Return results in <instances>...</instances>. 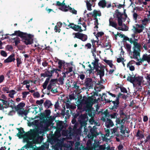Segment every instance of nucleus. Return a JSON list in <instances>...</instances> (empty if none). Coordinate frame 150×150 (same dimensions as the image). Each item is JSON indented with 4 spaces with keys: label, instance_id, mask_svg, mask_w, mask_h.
<instances>
[{
    "label": "nucleus",
    "instance_id": "412c9836",
    "mask_svg": "<svg viewBox=\"0 0 150 150\" xmlns=\"http://www.w3.org/2000/svg\"><path fill=\"white\" fill-rule=\"evenodd\" d=\"M44 106L47 109L49 108L50 106L52 105L51 101L47 100L44 103Z\"/></svg>",
    "mask_w": 150,
    "mask_h": 150
},
{
    "label": "nucleus",
    "instance_id": "c03bdc74",
    "mask_svg": "<svg viewBox=\"0 0 150 150\" xmlns=\"http://www.w3.org/2000/svg\"><path fill=\"white\" fill-rule=\"evenodd\" d=\"M122 18H119L117 19L118 25L119 26H121L122 25L123 21L122 20Z\"/></svg>",
    "mask_w": 150,
    "mask_h": 150
},
{
    "label": "nucleus",
    "instance_id": "20e7f679",
    "mask_svg": "<svg viewBox=\"0 0 150 150\" xmlns=\"http://www.w3.org/2000/svg\"><path fill=\"white\" fill-rule=\"evenodd\" d=\"M143 79V77L141 76L136 77L135 76L133 77L130 74H129V76L127 77V80L133 83L134 87L135 86L136 84L137 86L136 88L137 91H141L142 89V87L141 86V83Z\"/></svg>",
    "mask_w": 150,
    "mask_h": 150
},
{
    "label": "nucleus",
    "instance_id": "37998d69",
    "mask_svg": "<svg viewBox=\"0 0 150 150\" xmlns=\"http://www.w3.org/2000/svg\"><path fill=\"white\" fill-rule=\"evenodd\" d=\"M118 114L117 112H114L112 114H110V117L111 119L112 118H116L117 116L118 115Z\"/></svg>",
    "mask_w": 150,
    "mask_h": 150
},
{
    "label": "nucleus",
    "instance_id": "4468645a",
    "mask_svg": "<svg viewBox=\"0 0 150 150\" xmlns=\"http://www.w3.org/2000/svg\"><path fill=\"white\" fill-rule=\"evenodd\" d=\"M10 40L13 43H15V45L16 47L17 46L18 44L20 43L21 42L20 39L18 37L11 38Z\"/></svg>",
    "mask_w": 150,
    "mask_h": 150
},
{
    "label": "nucleus",
    "instance_id": "393cba45",
    "mask_svg": "<svg viewBox=\"0 0 150 150\" xmlns=\"http://www.w3.org/2000/svg\"><path fill=\"white\" fill-rule=\"evenodd\" d=\"M98 5L99 6L104 8L106 6V2L105 0H102L99 2Z\"/></svg>",
    "mask_w": 150,
    "mask_h": 150
},
{
    "label": "nucleus",
    "instance_id": "0eeeda50",
    "mask_svg": "<svg viewBox=\"0 0 150 150\" xmlns=\"http://www.w3.org/2000/svg\"><path fill=\"white\" fill-rule=\"evenodd\" d=\"M133 40L132 38L130 43L133 44L134 46L133 47V57H131V58H134L138 59L137 56L140 57V52L141 50V46L140 43L138 42V40L137 39H134Z\"/></svg>",
    "mask_w": 150,
    "mask_h": 150
},
{
    "label": "nucleus",
    "instance_id": "13d9d810",
    "mask_svg": "<svg viewBox=\"0 0 150 150\" xmlns=\"http://www.w3.org/2000/svg\"><path fill=\"white\" fill-rule=\"evenodd\" d=\"M45 114L47 117H48L50 115L51 111L50 110L47 109L45 110Z\"/></svg>",
    "mask_w": 150,
    "mask_h": 150
},
{
    "label": "nucleus",
    "instance_id": "4c0bfd02",
    "mask_svg": "<svg viewBox=\"0 0 150 150\" xmlns=\"http://www.w3.org/2000/svg\"><path fill=\"white\" fill-rule=\"evenodd\" d=\"M57 79H52L51 80L50 83L52 86H54L57 82Z\"/></svg>",
    "mask_w": 150,
    "mask_h": 150
},
{
    "label": "nucleus",
    "instance_id": "f8f14e48",
    "mask_svg": "<svg viewBox=\"0 0 150 150\" xmlns=\"http://www.w3.org/2000/svg\"><path fill=\"white\" fill-rule=\"evenodd\" d=\"M64 122L62 121H58L56 122V129L57 130H58L59 132L63 129L64 127Z\"/></svg>",
    "mask_w": 150,
    "mask_h": 150
},
{
    "label": "nucleus",
    "instance_id": "338daca9",
    "mask_svg": "<svg viewBox=\"0 0 150 150\" xmlns=\"http://www.w3.org/2000/svg\"><path fill=\"white\" fill-rule=\"evenodd\" d=\"M115 122L116 125H117L118 124H120L121 123V119L120 118H117Z\"/></svg>",
    "mask_w": 150,
    "mask_h": 150
},
{
    "label": "nucleus",
    "instance_id": "ea45409f",
    "mask_svg": "<svg viewBox=\"0 0 150 150\" xmlns=\"http://www.w3.org/2000/svg\"><path fill=\"white\" fill-rule=\"evenodd\" d=\"M68 9L69 11L71 12L72 13H73L76 14H77V11L74 9V8H71L69 6H68Z\"/></svg>",
    "mask_w": 150,
    "mask_h": 150
},
{
    "label": "nucleus",
    "instance_id": "c85d7f7f",
    "mask_svg": "<svg viewBox=\"0 0 150 150\" xmlns=\"http://www.w3.org/2000/svg\"><path fill=\"white\" fill-rule=\"evenodd\" d=\"M50 78H47L46 79L44 83L42 85V87L44 89H45L46 88L47 86L49 81H50Z\"/></svg>",
    "mask_w": 150,
    "mask_h": 150
},
{
    "label": "nucleus",
    "instance_id": "09e8293b",
    "mask_svg": "<svg viewBox=\"0 0 150 150\" xmlns=\"http://www.w3.org/2000/svg\"><path fill=\"white\" fill-rule=\"evenodd\" d=\"M2 90L3 91L6 92L7 93H8L9 92V88L8 86L3 87Z\"/></svg>",
    "mask_w": 150,
    "mask_h": 150
},
{
    "label": "nucleus",
    "instance_id": "b1692460",
    "mask_svg": "<svg viewBox=\"0 0 150 150\" xmlns=\"http://www.w3.org/2000/svg\"><path fill=\"white\" fill-rule=\"evenodd\" d=\"M49 71L47 69H45V71L44 73H42L40 74L41 77H43L44 78L47 77L48 78H51L49 74Z\"/></svg>",
    "mask_w": 150,
    "mask_h": 150
},
{
    "label": "nucleus",
    "instance_id": "39448f33",
    "mask_svg": "<svg viewBox=\"0 0 150 150\" xmlns=\"http://www.w3.org/2000/svg\"><path fill=\"white\" fill-rule=\"evenodd\" d=\"M122 94L120 93H119L117 97H116V99L115 101H112L110 100V99H106L105 98V96L107 97L106 94L105 93H103L102 96L101 97V99L103 100H104L105 101V103H110L112 102L113 104V105H110V107L109 108L110 109L114 111H116V109H117L118 107H119V98L120 97L121 95Z\"/></svg>",
    "mask_w": 150,
    "mask_h": 150
},
{
    "label": "nucleus",
    "instance_id": "de8ad7c7",
    "mask_svg": "<svg viewBox=\"0 0 150 150\" xmlns=\"http://www.w3.org/2000/svg\"><path fill=\"white\" fill-rule=\"evenodd\" d=\"M72 69L73 67H72L67 68L66 70L67 71L65 72V73H66V74H67L71 72L72 71Z\"/></svg>",
    "mask_w": 150,
    "mask_h": 150
},
{
    "label": "nucleus",
    "instance_id": "2eb2a0df",
    "mask_svg": "<svg viewBox=\"0 0 150 150\" xmlns=\"http://www.w3.org/2000/svg\"><path fill=\"white\" fill-rule=\"evenodd\" d=\"M142 58L143 62L144 61H146L148 64H150V54H144Z\"/></svg>",
    "mask_w": 150,
    "mask_h": 150
},
{
    "label": "nucleus",
    "instance_id": "bf43d9fd",
    "mask_svg": "<svg viewBox=\"0 0 150 150\" xmlns=\"http://www.w3.org/2000/svg\"><path fill=\"white\" fill-rule=\"evenodd\" d=\"M120 89L121 91L122 92H123L124 93H127V90L126 89L123 87H120Z\"/></svg>",
    "mask_w": 150,
    "mask_h": 150
},
{
    "label": "nucleus",
    "instance_id": "8fccbe9b",
    "mask_svg": "<svg viewBox=\"0 0 150 150\" xmlns=\"http://www.w3.org/2000/svg\"><path fill=\"white\" fill-rule=\"evenodd\" d=\"M0 54L1 56L4 57H6L7 55V53L6 51L3 50L0 51Z\"/></svg>",
    "mask_w": 150,
    "mask_h": 150
},
{
    "label": "nucleus",
    "instance_id": "680f3d73",
    "mask_svg": "<svg viewBox=\"0 0 150 150\" xmlns=\"http://www.w3.org/2000/svg\"><path fill=\"white\" fill-rule=\"evenodd\" d=\"M54 147L60 149L61 148H63V147H62L61 144L59 143H57L55 144L54 146Z\"/></svg>",
    "mask_w": 150,
    "mask_h": 150
},
{
    "label": "nucleus",
    "instance_id": "4be33fe9",
    "mask_svg": "<svg viewBox=\"0 0 150 150\" xmlns=\"http://www.w3.org/2000/svg\"><path fill=\"white\" fill-rule=\"evenodd\" d=\"M25 103H24L21 102L19 103L15 107V110L22 109L24 107Z\"/></svg>",
    "mask_w": 150,
    "mask_h": 150
},
{
    "label": "nucleus",
    "instance_id": "6e6552de",
    "mask_svg": "<svg viewBox=\"0 0 150 150\" xmlns=\"http://www.w3.org/2000/svg\"><path fill=\"white\" fill-rule=\"evenodd\" d=\"M85 85L86 88L88 89H93L94 86L96 83L94 81L92 80V79L91 78H86L85 80Z\"/></svg>",
    "mask_w": 150,
    "mask_h": 150
},
{
    "label": "nucleus",
    "instance_id": "f704fd0d",
    "mask_svg": "<svg viewBox=\"0 0 150 150\" xmlns=\"http://www.w3.org/2000/svg\"><path fill=\"white\" fill-rule=\"evenodd\" d=\"M65 62L64 61L59 59L58 62V68L59 69H62L63 64Z\"/></svg>",
    "mask_w": 150,
    "mask_h": 150
},
{
    "label": "nucleus",
    "instance_id": "58836bf2",
    "mask_svg": "<svg viewBox=\"0 0 150 150\" xmlns=\"http://www.w3.org/2000/svg\"><path fill=\"white\" fill-rule=\"evenodd\" d=\"M125 48L128 52H131V45L128 43H126L125 45Z\"/></svg>",
    "mask_w": 150,
    "mask_h": 150
},
{
    "label": "nucleus",
    "instance_id": "7ed1b4c3",
    "mask_svg": "<svg viewBox=\"0 0 150 150\" xmlns=\"http://www.w3.org/2000/svg\"><path fill=\"white\" fill-rule=\"evenodd\" d=\"M93 104V99L90 96L86 98L84 103V109L88 112L89 116L91 118H93L95 114V110H93V108H92Z\"/></svg>",
    "mask_w": 150,
    "mask_h": 150
},
{
    "label": "nucleus",
    "instance_id": "0e129e2a",
    "mask_svg": "<svg viewBox=\"0 0 150 150\" xmlns=\"http://www.w3.org/2000/svg\"><path fill=\"white\" fill-rule=\"evenodd\" d=\"M33 95L34 97H36L37 98H38L40 97V94L38 92L34 93Z\"/></svg>",
    "mask_w": 150,
    "mask_h": 150
},
{
    "label": "nucleus",
    "instance_id": "f257e3e1",
    "mask_svg": "<svg viewBox=\"0 0 150 150\" xmlns=\"http://www.w3.org/2000/svg\"><path fill=\"white\" fill-rule=\"evenodd\" d=\"M68 26L69 27V28H71L76 31L78 32L77 33H73V35L75 36L74 38H77L85 42L86 41L88 38V37L87 35L85 34L81 33L83 31V30L81 29V27L80 25H76L74 24V23H69V24L68 25Z\"/></svg>",
    "mask_w": 150,
    "mask_h": 150
},
{
    "label": "nucleus",
    "instance_id": "e2e57ef3",
    "mask_svg": "<svg viewBox=\"0 0 150 150\" xmlns=\"http://www.w3.org/2000/svg\"><path fill=\"white\" fill-rule=\"evenodd\" d=\"M54 30L56 32H58L60 33L61 31V29H60V28L58 27L57 25H55L54 27Z\"/></svg>",
    "mask_w": 150,
    "mask_h": 150
},
{
    "label": "nucleus",
    "instance_id": "f3484780",
    "mask_svg": "<svg viewBox=\"0 0 150 150\" xmlns=\"http://www.w3.org/2000/svg\"><path fill=\"white\" fill-rule=\"evenodd\" d=\"M135 136L138 137V139L141 140L142 139L144 138V136L142 131L138 130Z\"/></svg>",
    "mask_w": 150,
    "mask_h": 150
},
{
    "label": "nucleus",
    "instance_id": "c9c22d12",
    "mask_svg": "<svg viewBox=\"0 0 150 150\" xmlns=\"http://www.w3.org/2000/svg\"><path fill=\"white\" fill-rule=\"evenodd\" d=\"M66 105L67 109L69 108V109H74L76 108L75 106L70 105L69 103H66Z\"/></svg>",
    "mask_w": 150,
    "mask_h": 150
},
{
    "label": "nucleus",
    "instance_id": "5fc2aeb1",
    "mask_svg": "<svg viewBox=\"0 0 150 150\" xmlns=\"http://www.w3.org/2000/svg\"><path fill=\"white\" fill-rule=\"evenodd\" d=\"M71 122L72 124H75L74 128H75L76 127L77 123L76 122V119L73 118L71 121Z\"/></svg>",
    "mask_w": 150,
    "mask_h": 150
},
{
    "label": "nucleus",
    "instance_id": "dca6fc26",
    "mask_svg": "<svg viewBox=\"0 0 150 150\" xmlns=\"http://www.w3.org/2000/svg\"><path fill=\"white\" fill-rule=\"evenodd\" d=\"M16 110L18 114L19 115H21L22 116L23 115L26 116V117H24V119H26V115L28 114L27 111L26 110Z\"/></svg>",
    "mask_w": 150,
    "mask_h": 150
},
{
    "label": "nucleus",
    "instance_id": "2f4dec72",
    "mask_svg": "<svg viewBox=\"0 0 150 150\" xmlns=\"http://www.w3.org/2000/svg\"><path fill=\"white\" fill-rule=\"evenodd\" d=\"M92 4L90 3L89 1H86V5L87 9L88 10L91 11L92 9L91 8V6Z\"/></svg>",
    "mask_w": 150,
    "mask_h": 150
},
{
    "label": "nucleus",
    "instance_id": "9d476101",
    "mask_svg": "<svg viewBox=\"0 0 150 150\" xmlns=\"http://www.w3.org/2000/svg\"><path fill=\"white\" fill-rule=\"evenodd\" d=\"M101 113V115H104L105 116L102 117L100 118V120L103 121H105L106 118H109L110 114V112L107 109L104 112L102 111H100L98 112V114Z\"/></svg>",
    "mask_w": 150,
    "mask_h": 150
},
{
    "label": "nucleus",
    "instance_id": "9b49d317",
    "mask_svg": "<svg viewBox=\"0 0 150 150\" xmlns=\"http://www.w3.org/2000/svg\"><path fill=\"white\" fill-rule=\"evenodd\" d=\"M105 122V126L107 128H110V127L113 126L114 125L112 121L108 118L105 119V121H103Z\"/></svg>",
    "mask_w": 150,
    "mask_h": 150
},
{
    "label": "nucleus",
    "instance_id": "423d86ee",
    "mask_svg": "<svg viewBox=\"0 0 150 150\" xmlns=\"http://www.w3.org/2000/svg\"><path fill=\"white\" fill-rule=\"evenodd\" d=\"M99 59H96L93 60L91 63V64L94 66L95 69V74L97 75H99L100 79H102V77L105 75V67L103 65L99 66L98 62Z\"/></svg>",
    "mask_w": 150,
    "mask_h": 150
},
{
    "label": "nucleus",
    "instance_id": "f03ea898",
    "mask_svg": "<svg viewBox=\"0 0 150 150\" xmlns=\"http://www.w3.org/2000/svg\"><path fill=\"white\" fill-rule=\"evenodd\" d=\"M7 35H10L11 36L16 35L20 37L21 38V41L27 45H31L33 42V35L19 30L15 31L14 33L11 34H7Z\"/></svg>",
    "mask_w": 150,
    "mask_h": 150
},
{
    "label": "nucleus",
    "instance_id": "aec40b11",
    "mask_svg": "<svg viewBox=\"0 0 150 150\" xmlns=\"http://www.w3.org/2000/svg\"><path fill=\"white\" fill-rule=\"evenodd\" d=\"M113 18H110L109 19V25L115 28H116V26H117V24L115 22L112 21Z\"/></svg>",
    "mask_w": 150,
    "mask_h": 150
},
{
    "label": "nucleus",
    "instance_id": "e433bc0d",
    "mask_svg": "<svg viewBox=\"0 0 150 150\" xmlns=\"http://www.w3.org/2000/svg\"><path fill=\"white\" fill-rule=\"evenodd\" d=\"M95 69H94V66L93 67V69H86V72H87L88 71V73L89 74H95V71H94Z\"/></svg>",
    "mask_w": 150,
    "mask_h": 150
},
{
    "label": "nucleus",
    "instance_id": "bb28decb",
    "mask_svg": "<svg viewBox=\"0 0 150 150\" xmlns=\"http://www.w3.org/2000/svg\"><path fill=\"white\" fill-rule=\"evenodd\" d=\"M103 61L108 65L110 68H112L113 65L112 63V60H107L105 59H103Z\"/></svg>",
    "mask_w": 150,
    "mask_h": 150
},
{
    "label": "nucleus",
    "instance_id": "cd10ccee",
    "mask_svg": "<svg viewBox=\"0 0 150 150\" xmlns=\"http://www.w3.org/2000/svg\"><path fill=\"white\" fill-rule=\"evenodd\" d=\"M9 102L10 103L9 107L12 108V109H13V108L15 109V107L16 106L15 105L14 101L12 100H9Z\"/></svg>",
    "mask_w": 150,
    "mask_h": 150
},
{
    "label": "nucleus",
    "instance_id": "79ce46f5",
    "mask_svg": "<svg viewBox=\"0 0 150 150\" xmlns=\"http://www.w3.org/2000/svg\"><path fill=\"white\" fill-rule=\"evenodd\" d=\"M88 120V119H87L86 120H80L79 121L82 126H86L87 124L86 122H87Z\"/></svg>",
    "mask_w": 150,
    "mask_h": 150
},
{
    "label": "nucleus",
    "instance_id": "6ab92c4d",
    "mask_svg": "<svg viewBox=\"0 0 150 150\" xmlns=\"http://www.w3.org/2000/svg\"><path fill=\"white\" fill-rule=\"evenodd\" d=\"M123 14L119 11L118 9H117L115 11V13L113 15L114 17L115 18H117V19L119 18H121L122 17Z\"/></svg>",
    "mask_w": 150,
    "mask_h": 150
},
{
    "label": "nucleus",
    "instance_id": "c756f323",
    "mask_svg": "<svg viewBox=\"0 0 150 150\" xmlns=\"http://www.w3.org/2000/svg\"><path fill=\"white\" fill-rule=\"evenodd\" d=\"M96 51V48L95 47H93V49H91V52L93 56L94 57V60H96V59H98L97 58H96V55L95 54V53Z\"/></svg>",
    "mask_w": 150,
    "mask_h": 150
},
{
    "label": "nucleus",
    "instance_id": "5701e85b",
    "mask_svg": "<svg viewBox=\"0 0 150 150\" xmlns=\"http://www.w3.org/2000/svg\"><path fill=\"white\" fill-rule=\"evenodd\" d=\"M79 121L86 120L87 119H88L87 114L81 115L80 116H79Z\"/></svg>",
    "mask_w": 150,
    "mask_h": 150
},
{
    "label": "nucleus",
    "instance_id": "69168bd1",
    "mask_svg": "<svg viewBox=\"0 0 150 150\" xmlns=\"http://www.w3.org/2000/svg\"><path fill=\"white\" fill-rule=\"evenodd\" d=\"M77 82H76L75 81H74L73 84L74 86V88L76 89L77 90H78L79 89V87L78 85H77Z\"/></svg>",
    "mask_w": 150,
    "mask_h": 150
},
{
    "label": "nucleus",
    "instance_id": "774afa93",
    "mask_svg": "<svg viewBox=\"0 0 150 150\" xmlns=\"http://www.w3.org/2000/svg\"><path fill=\"white\" fill-rule=\"evenodd\" d=\"M40 117L41 118L45 119L47 117L46 116L45 114L44 113H40Z\"/></svg>",
    "mask_w": 150,
    "mask_h": 150
},
{
    "label": "nucleus",
    "instance_id": "473e14b6",
    "mask_svg": "<svg viewBox=\"0 0 150 150\" xmlns=\"http://www.w3.org/2000/svg\"><path fill=\"white\" fill-rule=\"evenodd\" d=\"M9 93L8 95V96L11 98H13L14 97L13 95L16 93V91L13 90H12L9 91Z\"/></svg>",
    "mask_w": 150,
    "mask_h": 150
},
{
    "label": "nucleus",
    "instance_id": "864d4df0",
    "mask_svg": "<svg viewBox=\"0 0 150 150\" xmlns=\"http://www.w3.org/2000/svg\"><path fill=\"white\" fill-rule=\"evenodd\" d=\"M10 103L9 101H6V102H4L3 103V105H5V108H8L9 106V104Z\"/></svg>",
    "mask_w": 150,
    "mask_h": 150
},
{
    "label": "nucleus",
    "instance_id": "ddd939ff",
    "mask_svg": "<svg viewBox=\"0 0 150 150\" xmlns=\"http://www.w3.org/2000/svg\"><path fill=\"white\" fill-rule=\"evenodd\" d=\"M14 57L15 54H11L7 58L4 60V63H8L12 62H14L15 60Z\"/></svg>",
    "mask_w": 150,
    "mask_h": 150
},
{
    "label": "nucleus",
    "instance_id": "1a4fd4ad",
    "mask_svg": "<svg viewBox=\"0 0 150 150\" xmlns=\"http://www.w3.org/2000/svg\"><path fill=\"white\" fill-rule=\"evenodd\" d=\"M133 31L135 34L143 32L144 26L142 24H136L133 26Z\"/></svg>",
    "mask_w": 150,
    "mask_h": 150
},
{
    "label": "nucleus",
    "instance_id": "a878e982",
    "mask_svg": "<svg viewBox=\"0 0 150 150\" xmlns=\"http://www.w3.org/2000/svg\"><path fill=\"white\" fill-rule=\"evenodd\" d=\"M94 88L95 90L96 91V92H94V93L93 94V95L91 97L93 99V101L94 99L96 100V98H95V96H98V92H96L97 91H98V90H96V88H98L96 86H95L94 87Z\"/></svg>",
    "mask_w": 150,
    "mask_h": 150
},
{
    "label": "nucleus",
    "instance_id": "a19ab883",
    "mask_svg": "<svg viewBox=\"0 0 150 150\" xmlns=\"http://www.w3.org/2000/svg\"><path fill=\"white\" fill-rule=\"evenodd\" d=\"M68 8V6L67 7V5H66L64 7H62L61 8H59V9L62 11L67 12L69 10Z\"/></svg>",
    "mask_w": 150,
    "mask_h": 150
},
{
    "label": "nucleus",
    "instance_id": "603ef678",
    "mask_svg": "<svg viewBox=\"0 0 150 150\" xmlns=\"http://www.w3.org/2000/svg\"><path fill=\"white\" fill-rule=\"evenodd\" d=\"M23 95L22 98L23 99L25 98L27 95L29 94V92L28 91H25L23 92L22 93Z\"/></svg>",
    "mask_w": 150,
    "mask_h": 150
},
{
    "label": "nucleus",
    "instance_id": "49530a36",
    "mask_svg": "<svg viewBox=\"0 0 150 150\" xmlns=\"http://www.w3.org/2000/svg\"><path fill=\"white\" fill-rule=\"evenodd\" d=\"M104 35V33L102 32H98L97 33V34L95 35V36L97 39H98V37H101Z\"/></svg>",
    "mask_w": 150,
    "mask_h": 150
},
{
    "label": "nucleus",
    "instance_id": "a18cd8bd",
    "mask_svg": "<svg viewBox=\"0 0 150 150\" xmlns=\"http://www.w3.org/2000/svg\"><path fill=\"white\" fill-rule=\"evenodd\" d=\"M23 133L24 134L22 135V137H30V136L31 134L29 132H25V133Z\"/></svg>",
    "mask_w": 150,
    "mask_h": 150
},
{
    "label": "nucleus",
    "instance_id": "72a5a7b5",
    "mask_svg": "<svg viewBox=\"0 0 150 150\" xmlns=\"http://www.w3.org/2000/svg\"><path fill=\"white\" fill-rule=\"evenodd\" d=\"M24 146L26 149L29 148L32 149L34 148V146L32 145V144L30 142L27 143V144L25 145Z\"/></svg>",
    "mask_w": 150,
    "mask_h": 150
},
{
    "label": "nucleus",
    "instance_id": "4d7b16f0",
    "mask_svg": "<svg viewBox=\"0 0 150 150\" xmlns=\"http://www.w3.org/2000/svg\"><path fill=\"white\" fill-rule=\"evenodd\" d=\"M148 20L147 18H144L142 21V25H146V24L148 23Z\"/></svg>",
    "mask_w": 150,
    "mask_h": 150
},
{
    "label": "nucleus",
    "instance_id": "a211bd4d",
    "mask_svg": "<svg viewBox=\"0 0 150 150\" xmlns=\"http://www.w3.org/2000/svg\"><path fill=\"white\" fill-rule=\"evenodd\" d=\"M92 16L94 18H97V16H101V13L100 11H97L96 10H94L93 12Z\"/></svg>",
    "mask_w": 150,
    "mask_h": 150
},
{
    "label": "nucleus",
    "instance_id": "3c124183",
    "mask_svg": "<svg viewBox=\"0 0 150 150\" xmlns=\"http://www.w3.org/2000/svg\"><path fill=\"white\" fill-rule=\"evenodd\" d=\"M64 78H63L62 77H60L57 80L61 85H63L64 84Z\"/></svg>",
    "mask_w": 150,
    "mask_h": 150
},
{
    "label": "nucleus",
    "instance_id": "052dcab7",
    "mask_svg": "<svg viewBox=\"0 0 150 150\" xmlns=\"http://www.w3.org/2000/svg\"><path fill=\"white\" fill-rule=\"evenodd\" d=\"M124 125H121L120 128V132L123 134H124L125 133V130L124 129Z\"/></svg>",
    "mask_w": 150,
    "mask_h": 150
},
{
    "label": "nucleus",
    "instance_id": "6e6d98bb",
    "mask_svg": "<svg viewBox=\"0 0 150 150\" xmlns=\"http://www.w3.org/2000/svg\"><path fill=\"white\" fill-rule=\"evenodd\" d=\"M6 48L7 50L11 51L13 49V47L11 45H8L6 47Z\"/></svg>",
    "mask_w": 150,
    "mask_h": 150
},
{
    "label": "nucleus",
    "instance_id": "7c9ffc66",
    "mask_svg": "<svg viewBox=\"0 0 150 150\" xmlns=\"http://www.w3.org/2000/svg\"><path fill=\"white\" fill-rule=\"evenodd\" d=\"M16 59L17 61V67H19L20 65L22 63L21 58L19 57H18L16 58Z\"/></svg>",
    "mask_w": 150,
    "mask_h": 150
}]
</instances>
